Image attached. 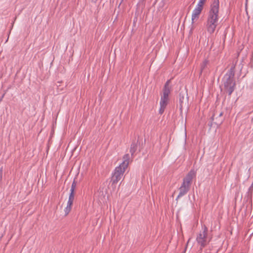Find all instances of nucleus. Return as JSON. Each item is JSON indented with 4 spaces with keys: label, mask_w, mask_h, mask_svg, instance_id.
<instances>
[{
    "label": "nucleus",
    "mask_w": 253,
    "mask_h": 253,
    "mask_svg": "<svg viewBox=\"0 0 253 253\" xmlns=\"http://www.w3.org/2000/svg\"><path fill=\"white\" fill-rule=\"evenodd\" d=\"M123 161L117 167L112 173L111 181L113 184H117L123 177L124 172L129 164V155L127 154L124 156Z\"/></svg>",
    "instance_id": "obj_3"
},
{
    "label": "nucleus",
    "mask_w": 253,
    "mask_h": 253,
    "mask_svg": "<svg viewBox=\"0 0 253 253\" xmlns=\"http://www.w3.org/2000/svg\"><path fill=\"white\" fill-rule=\"evenodd\" d=\"M208 63V61L207 60H205L203 63L201 65V72L205 68V67L207 66V64Z\"/></svg>",
    "instance_id": "obj_14"
},
{
    "label": "nucleus",
    "mask_w": 253,
    "mask_h": 253,
    "mask_svg": "<svg viewBox=\"0 0 253 253\" xmlns=\"http://www.w3.org/2000/svg\"><path fill=\"white\" fill-rule=\"evenodd\" d=\"M219 8V0H213L210 6L207 21V31L210 34H212L214 32L217 26Z\"/></svg>",
    "instance_id": "obj_1"
},
{
    "label": "nucleus",
    "mask_w": 253,
    "mask_h": 253,
    "mask_svg": "<svg viewBox=\"0 0 253 253\" xmlns=\"http://www.w3.org/2000/svg\"><path fill=\"white\" fill-rule=\"evenodd\" d=\"M0 174L2 176V167L0 168Z\"/></svg>",
    "instance_id": "obj_18"
},
{
    "label": "nucleus",
    "mask_w": 253,
    "mask_h": 253,
    "mask_svg": "<svg viewBox=\"0 0 253 253\" xmlns=\"http://www.w3.org/2000/svg\"><path fill=\"white\" fill-rule=\"evenodd\" d=\"M206 0H199V1H201V2H205Z\"/></svg>",
    "instance_id": "obj_19"
},
{
    "label": "nucleus",
    "mask_w": 253,
    "mask_h": 253,
    "mask_svg": "<svg viewBox=\"0 0 253 253\" xmlns=\"http://www.w3.org/2000/svg\"><path fill=\"white\" fill-rule=\"evenodd\" d=\"M190 189V186L187 185L185 184L184 183L181 184L180 187L179 188V192L176 198V200H178V199L184 195H185L189 191Z\"/></svg>",
    "instance_id": "obj_6"
},
{
    "label": "nucleus",
    "mask_w": 253,
    "mask_h": 253,
    "mask_svg": "<svg viewBox=\"0 0 253 253\" xmlns=\"http://www.w3.org/2000/svg\"><path fill=\"white\" fill-rule=\"evenodd\" d=\"M74 200V193H70L69 196V199L67 202L68 205H72Z\"/></svg>",
    "instance_id": "obj_11"
},
{
    "label": "nucleus",
    "mask_w": 253,
    "mask_h": 253,
    "mask_svg": "<svg viewBox=\"0 0 253 253\" xmlns=\"http://www.w3.org/2000/svg\"><path fill=\"white\" fill-rule=\"evenodd\" d=\"M76 183L75 181L74 180V181L73 182V183L72 184L71 187V189L70 190V192L74 193V191L76 188Z\"/></svg>",
    "instance_id": "obj_16"
},
{
    "label": "nucleus",
    "mask_w": 253,
    "mask_h": 253,
    "mask_svg": "<svg viewBox=\"0 0 253 253\" xmlns=\"http://www.w3.org/2000/svg\"><path fill=\"white\" fill-rule=\"evenodd\" d=\"M166 107L160 106L159 111V113L160 114H162L164 112Z\"/></svg>",
    "instance_id": "obj_17"
},
{
    "label": "nucleus",
    "mask_w": 253,
    "mask_h": 253,
    "mask_svg": "<svg viewBox=\"0 0 253 253\" xmlns=\"http://www.w3.org/2000/svg\"><path fill=\"white\" fill-rule=\"evenodd\" d=\"M222 115V113L221 112L219 114V116L220 117Z\"/></svg>",
    "instance_id": "obj_21"
},
{
    "label": "nucleus",
    "mask_w": 253,
    "mask_h": 253,
    "mask_svg": "<svg viewBox=\"0 0 253 253\" xmlns=\"http://www.w3.org/2000/svg\"><path fill=\"white\" fill-rule=\"evenodd\" d=\"M204 4V2H201V1L199 0L195 8H197V9H200V10H202Z\"/></svg>",
    "instance_id": "obj_13"
},
{
    "label": "nucleus",
    "mask_w": 253,
    "mask_h": 253,
    "mask_svg": "<svg viewBox=\"0 0 253 253\" xmlns=\"http://www.w3.org/2000/svg\"><path fill=\"white\" fill-rule=\"evenodd\" d=\"M168 100L169 99H168L161 97L160 106L166 107L168 102Z\"/></svg>",
    "instance_id": "obj_12"
},
{
    "label": "nucleus",
    "mask_w": 253,
    "mask_h": 253,
    "mask_svg": "<svg viewBox=\"0 0 253 253\" xmlns=\"http://www.w3.org/2000/svg\"><path fill=\"white\" fill-rule=\"evenodd\" d=\"M185 100L184 95L181 93H179V108L181 110L183 107L184 100Z\"/></svg>",
    "instance_id": "obj_9"
},
{
    "label": "nucleus",
    "mask_w": 253,
    "mask_h": 253,
    "mask_svg": "<svg viewBox=\"0 0 253 253\" xmlns=\"http://www.w3.org/2000/svg\"><path fill=\"white\" fill-rule=\"evenodd\" d=\"M71 207H72V205H68V204L67 205V206L64 210V211H65L66 215L68 214L69 213V212L71 210Z\"/></svg>",
    "instance_id": "obj_15"
},
{
    "label": "nucleus",
    "mask_w": 253,
    "mask_h": 253,
    "mask_svg": "<svg viewBox=\"0 0 253 253\" xmlns=\"http://www.w3.org/2000/svg\"><path fill=\"white\" fill-rule=\"evenodd\" d=\"M137 149V144L133 142L132 143L130 148V152L131 156H133Z\"/></svg>",
    "instance_id": "obj_10"
},
{
    "label": "nucleus",
    "mask_w": 253,
    "mask_h": 253,
    "mask_svg": "<svg viewBox=\"0 0 253 253\" xmlns=\"http://www.w3.org/2000/svg\"><path fill=\"white\" fill-rule=\"evenodd\" d=\"M201 11H202V10H200V9H197L196 8H195L194 9V10L192 11V23L194 22V19L199 17V16L200 14Z\"/></svg>",
    "instance_id": "obj_8"
},
{
    "label": "nucleus",
    "mask_w": 253,
    "mask_h": 253,
    "mask_svg": "<svg viewBox=\"0 0 253 253\" xmlns=\"http://www.w3.org/2000/svg\"><path fill=\"white\" fill-rule=\"evenodd\" d=\"M196 172L194 169H191L183 178L182 183L190 186L193 179L196 176Z\"/></svg>",
    "instance_id": "obj_5"
},
{
    "label": "nucleus",
    "mask_w": 253,
    "mask_h": 253,
    "mask_svg": "<svg viewBox=\"0 0 253 253\" xmlns=\"http://www.w3.org/2000/svg\"><path fill=\"white\" fill-rule=\"evenodd\" d=\"M235 77V66H232L224 75L222 82L225 91L230 96L234 91L236 86Z\"/></svg>",
    "instance_id": "obj_2"
},
{
    "label": "nucleus",
    "mask_w": 253,
    "mask_h": 253,
    "mask_svg": "<svg viewBox=\"0 0 253 253\" xmlns=\"http://www.w3.org/2000/svg\"><path fill=\"white\" fill-rule=\"evenodd\" d=\"M169 81H168L164 87L163 95L161 97L169 99V95L170 92V88L169 87Z\"/></svg>",
    "instance_id": "obj_7"
},
{
    "label": "nucleus",
    "mask_w": 253,
    "mask_h": 253,
    "mask_svg": "<svg viewBox=\"0 0 253 253\" xmlns=\"http://www.w3.org/2000/svg\"><path fill=\"white\" fill-rule=\"evenodd\" d=\"M3 96H4V94L1 96V98H0V101L2 100V99L3 97Z\"/></svg>",
    "instance_id": "obj_20"
},
{
    "label": "nucleus",
    "mask_w": 253,
    "mask_h": 253,
    "mask_svg": "<svg viewBox=\"0 0 253 253\" xmlns=\"http://www.w3.org/2000/svg\"><path fill=\"white\" fill-rule=\"evenodd\" d=\"M202 228L203 230L200 231L196 238V241L201 248L205 247L210 241L207 237L208 228L205 226Z\"/></svg>",
    "instance_id": "obj_4"
}]
</instances>
